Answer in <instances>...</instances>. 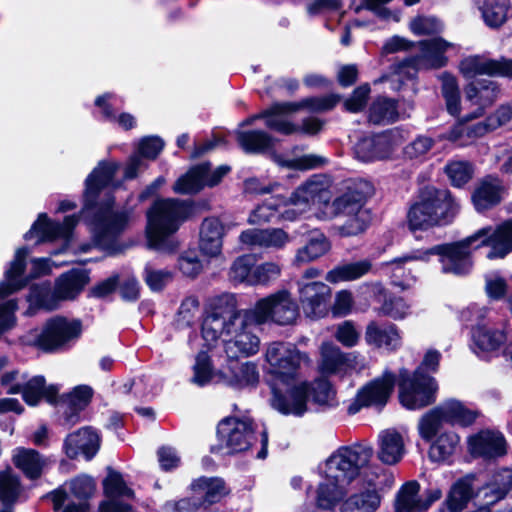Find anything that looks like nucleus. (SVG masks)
I'll list each match as a JSON object with an SVG mask.
<instances>
[{
    "label": "nucleus",
    "mask_w": 512,
    "mask_h": 512,
    "mask_svg": "<svg viewBox=\"0 0 512 512\" xmlns=\"http://www.w3.org/2000/svg\"><path fill=\"white\" fill-rule=\"evenodd\" d=\"M374 455L373 447L368 443H358L351 446H342L336 449L329 457L317 466L320 478L316 503L318 507L331 510L347 496L349 484L359 478L362 486H374L376 480L384 476V469L371 463Z\"/></svg>",
    "instance_id": "obj_1"
},
{
    "label": "nucleus",
    "mask_w": 512,
    "mask_h": 512,
    "mask_svg": "<svg viewBox=\"0 0 512 512\" xmlns=\"http://www.w3.org/2000/svg\"><path fill=\"white\" fill-rule=\"evenodd\" d=\"M483 245L490 247L487 254L489 259L504 258L512 252V220L496 228H481L471 236L457 242L411 252L403 259L428 260L431 255H438L443 273L462 276L468 274L472 268V250Z\"/></svg>",
    "instance_id": "obj_2"
},
{
    "label": "nucleus",
    "mask_w": 512,
    "mask_h": 512,
    "mask_svg": "<svg viewBox=\"0 0 512 512\" xmlns=\"http://www.w3.org/2000/svg\"><path fill=\"white\" fill-rule=\"evenodd\" d=\"M209 312L215 317L231 320L236 324L245 325L246 321L273 322L287 325L288 289H282L265 298L259 299L253 309L241 310L237 307V298L233 293H223L210 299Z\"/></svg>",
    "instance_id": "obj_3"
},
{
    "label": "nucleus",
    "mask_w": 512,
    "mask_h": 512,
    "mask_svg": "<svg viewBox=\"0 0 512 512\" xmlns=\"http://www.w3.org/2000/svg\"><path fill=\"white\" fill-rule=\"evenodd\" d=\"M192 199L157 198L146 212V238L149 248L160 249L181 225L193 217Z\"/></svg>",
    "instance_id": "obj_4"
},
{
    "label": "nucleus",
    "mask_w": 512,
    "mask_h": 512,
    "mask_svg": "<svg viewBox=\"0 0 512 512\" xmlns=\"http://www.w3.org/2000/svg\"><path fill=\"white\" fill-rule=\"evenodd\" d=\"M115 203L114 192H105L103 199L97 200L91 217L95 246L111 256L122 252L117 239L125 231L130 220L127 210L114 211Z\"/></svg>",
    "instance_id": "obj_5"
},
{
    "label": "nucleus",
    "mask_w": 512,
    "mask_h": 512,
    "mask_svg": "<svg viewBox=\"0 0 512 512\" xmlns=\"http://www.w3.org/2000/svg\"><path fill=\"white\" fill-rule=\"evenodd\" d=\"M264 360L263 381L271 392L270 405L288 415V345L282 341L270 343Z\"/></svg>",
    "instance_id": "obj_6"
},
{
    "label": "nucleus",
    "mask_w": 512,
    "mask_h": 512,
    "mask_svg": "<svg viewBox=\"0 0 512 512\" xmlns=\"http://www.w3.org/2000/svg\"><path fill=\"white\" fill-rule=\"evenodd\" d=\"M457 208L458 204L448 190L426 188L408 212L409 227L421 230L447 222Z\"/></svg>",
    "instance_id": "obj_7"
},
{
    "label": "nucleus",
    "mask_w": 512,
    "mask_h": 512,
    "mask_svg": "<svg viewBox=\"0 0 512 512\" xmlns=\"http://www.w3.org/2000/svg\"><path fill=\"white\" fill-rule=\"evenodd\" d=\"M365 195L357 187L336 198L327 206L326 218L342 216L344 223L339 226V234L344 237L356 236L364 232L371 222L369 210L364 208Z\"/></svg>",
    "instance_id": "obj_8"
},
{
    "label": "nucleus",
    "mask_w": 512,
    "mask_h": 512,
    "mask_svg": "<svg viewBox=\"0 0 512 512\" xmlns=\"http://www.w3.org/2000/svg\"><path fill=\"white\" fill-rule=\"evenodd\" d=\"M420 54L410 57L401 62L394 74L393 82H401L404 78L412 79L419 70L439 69L447 65L448 58L445 52L452 47V44L442 38H433L420 41Z\"/></svg>",
    "instance_id": "obj_9"
},
{
    "label": "nucleus",
    "mask_w": 512,
    "mask_h": 512,
    "mask_svg": "<svg viewBox=\"0 0 512 512\" xmlns=\"http://www.w3.org/2000/svg\"><path fill=\"white\" fill-rule=\"evenodd\" d=\"M216 435L219 444L210 447L211 453H219L224 446L230 455L245 452L256 440L254 421L251 418L224 417L217 425Z\"/></svg>",
    "instance_id": "obj_10"
},
{
    "label": "nucleus",
    "mask_w": 512,
    "mask_h": 512,
    "mask_svg": "<svg viewBox=\"0 0 512 512\" xmlns=\"http://www.w3.org/2000/svg\"><path fill=\"white\" fill-rule=\"evenodd\" d=\"M321 406H334L336 404V391L325 378H318L314 382H290V414L302 416L307 410L308 398Z\"/></svg>",
    "instance_id": "obj_11"
},
{
    "label": "nucleus",
    "mask_w": 512,
    "mask_h": 512,
    "mask_svg": "<svg viewBox=\"0 0 512 512\" xmlns=\"http://www.w3.org/2000/svg\"><path fill=\"white\" fill-rule=\"evenodd\" d=\"M81 333L82 323L79 319L69 321L64 316H55L45 322L33 345L45 353H53L80 337Z\"/></svg>",
    "instance_id": "obj_12"
},
{
    "label": "nucleus",
    "mask_w": 512,
    "mask_h": 512,
    "mask_svg": "<svg viewBox=\"0 0 512 512\" xmlns=\"http://www.w3.org/2000/svg\"><path fill=\"white\" fill-rule=\"evenodd\" d=\"M399 398L409 410L424 408L435 401L437 384L431 376H409L407 370L400 372Z\"/></svg>",
    "instance_id": "obj_13"
},
{
    "label": "nucleus",
    "mask_w": 512,
    "mask_h": 512,
    "mask_svg": "<svg viewBox=\"0 0 512 512\" xmlns=\"http://www.w3.org/2000/svg\"><path fill=\"white\" fill-rule=\"evenodd\" d=\"M119 164L114 161L101 160L92 169L84 182L83 211H92L97 205L101 192L112 185L115 189L121 187V181H114Z\"/></svg>",
    "instance_id": "obj_14"
},
{
    "label": "nucleus",
    "mask_w": 512,
    "mask_h": 512,
    "mask_svg": "<svg viewBox=\"0 0 512 512\" xmlns=\"http://www.w3.org/2000/svg\"><path fill=\"white\" fill-rule=\"evenodd\" d=\"M260 382L257 364L251 361L240 362L228 354L226 365L217 370V384L234 390L256 389Z\"/></svg>",
    "instance_id": "obj_15"
},
{
    "label": "nucleus",
    "mask_w": 512,
    "mask_h": 512,
    "mask_svg": "<svg viewBox=\"0 0 512 512\" xmlns=\"http://www.w3.org/2000/svg\"><path fill=\"white\" fill-rule=\"evenodd\" d=\"M401 142L399 132L389 131L362 138L356 143L354 153L356 158L363 162L383 160L390 157Z\"/></svg>",
    "instance_id": "obj_16"
},
{
    "label": "nucleus",
    "mask_w": 512,
    "mask_h": 512,
    "mask_svg": "<svg viewBox=\"0 0 512 512\" xmlns=\"http://www.w3.org/2000/svg\"><path fill=\"white\" fill-rule=\"evenodd\" d=\"M363 366L364 359L357 353H344L331 342H325L320 347L318 369L323 375H343Z\"/></svg>",
    "instance_id": "obj_17"
},
{
    "label": "nucleus",
    "mask_w": 512,
    "mask_h": 512,
    "mask_svg": "<svg viewBox=\"0 0 512 512\" xmlns=\"http://www.w3.org/2000/svg\"><path fill=\"white\" fill-rule=\"evenodd\" d=\"M417 481H408L399 489L395 500L396 512H426L431 505L440 500L443 493L440 488H430L419 494Z\"/></svg>",
    "instance_id": "obj_18"
},
{
    "label": "nucleus",
    "mask_w": 512,
    "mask_h": 512,
    "mask_svg": "<svg viewBox=\"0 0 512 512\" xmlns=\"http://www.w3.org/2000/svg\"><path fill=\"white\" fill-rule=\"evenodd\" d=\"M458 69L466 79L481 75L512 78V60L505 58L494 60L483 55H471L460 61Z\"/></svg>",
    "instance_id": "obj_19"
},
{
    "label": "nucleus",
    "mask_w": 512,
    "mask_h": 512,
    "mask_svg": "<svg viewBox=\"0 0 512 512\" xmlns=\"http://www.w3.org/2000/svg\"><path fill=\"white\" fill-rule=\"evenodd\" d=\"M266 322H256L254 319L246 321L245 325H235V332L231 333L229 338H225L226 352L230 356L249 357L259 351L260 339L255 333L258 326Z\"/></svg>",
    "instance_id": "obj_20"
},
{
    "label": "nucleus",
    "mask_w": 512,
    "mask_h": 512,
    "mask_svg": "<svg viewBox=\"0 0 512 512\" xmlns=\"http://www.w3.org/2000/svg\"><path fill=\"white\" fill-rule=\"evenodd\" d=\"M395 384V376L385 372L381 377L371 381L357 393L354 402L349 406V413H357L361 407L383 405L389 398Z\"/></svg>",
    "instance_id": "obj_21"
},
{
    "label": "nucleus",
    "mask_w": 512,
    "mask_h": 512,
    "mask_svg": "<svg viewBox=\"0 0 512 512\" xmlns=\"http://www.w3.org/2000/svg\"><path fill=\"white\" fill-rule=\"evenodd\" d=\"M237 141L240 147L250 154H270L271 158L281 167L288 168V157L278 154L275 145L278 139L264 130H247L237 133Z\"/></svg>",
    "instance_id": "obj_22"
},
{
    "label": "nucleus",
    "mask_w": 512,
    "mask_h": 512,
    "mask_svg": "<svg viewBox=\"0 0 512 512\" xmlns=\"http://www.w3.org/2000/svg\"><path fill=\"white\" fill-rule=\"evenodd\" d=\"M468 450L474 457L495 460L507 453V443L502 433L482 430L468 438Z\"/></svg>",
    "instance_id": "obj_23"
},
{
    "label": "nucleus",
    "mask_w": 512,
    "mask_h": 512,
    "mask_svg": "<svg viewBox=\"0 0 512 512\" xmlns=\"http://www.w3.org/2000/svg\"><path fill=\"white\" fill-rule=\"evenodd\" d=\"M100 449V437L91 427H82L69 433L63 442V452L74 460L82 454L86 461H91Z\"/></svg>",
    "instance_id": "obj_24"
},
{
    "label": "nucleus",
    "mask_w": 512,
    "mask_h": 512,
    "mask_svg": "<svg viewBox=\"0 0 512 512\" xmlns=\"http://www.w3.org/2000/svg\"><path fill=\"white\" fill-rule=\"evenodd\" d=\"M465 99L476 109L466 115V120H474L484 115L497 100L499 95L498 85L491 80L473 81L464 88Z\"/></svg>",
    "instance_id": "obj_25"
},
{
    "label": "nucleus",
    "mask_w": 512,
    "mask_h": 512,
    "mask_svg": "<svg viewBox=\"0 0 512 512\" xmlns=\"http://www.w3.org/2000/svg\"><path fill=\"white\" fill-rule=\"evenodd\" d=\"M226 231L227 227L219 217H205L199 228L198 248L200 253L207 258L220 255Z\"/></svg>",
    "instance_id": "obj_26"
},
{
    "label": "nucleus",
    "mask_w": 512,
    "mask_h": 512,
    "mask_svg": "<svg viewBox=\"0 0 512 512\" xmlns=\"http://www.w3.org/2000/svg\"><path fill=\"white\" fill-rule=\"evenodd\" d=\"M28 286V293L25 297L28 307L23 312L25 317H33L39 311L53 312L59 309L60 303L49 280L29 283Z\"/></svg>",
    "instance_id": "obj_27"
},
{
    "label": "nucleus",
    "mask_w": 512,
    "mask_h": 512,
    "mask_svg": "<svg viewBox=\"0 0 512 512\" xmlns=\"http://www.w3.org/2000/svg\"><path fill=\"white\" fill-rule=\"evenodd\" d=\"M90 282V272L83 268H71L60 274L54 282L59 303L76 300Z\"/></svg>",
    "instance_id": "obj_28"
},
{
    "label": "nucleus",
    "mask_w": 512,
    "mask_h": 512,
    "mask_svg": "<svg viewBox=\"0 0 512 512\" xmlns=\"http://www.w3.org/2000/svg\"><path fill=\"white\" fill-rule=\"evenodd\" d=\"M331 288L323 282H311L300 289L303 311L307 317L321 318L327 313Z\"/></svg>",
    "instance_id": "obj_29"
},
{
    "label": "nucleus",
    "mask_w": 512,
    "mask_h": 512,
    "mask_svg": "<svg viewBox=\"0 0 512 512\" xmlns=\"http://www.w3.org/2000/svg\"><path fill=\"white\" fill-rule=\"evenodd\" d=\"M94 391L91 386L81 384L70 392L61 395V404L66 405L63 412L64 424L69 427L80 421V414L92 402Z\"/></svg>",
    "instance_id": "obj_30"
},
{
    "label": "nucleus",
    "mask_w": 512,
    "mask_h": 512,
    "mask_svg": "<svg viewBox=\"0 0 512 512\" xmlns=\"http://www.w3.org/2000/svg\"><path fill=\"white\" fill-rule=\"evenodd\" d=\"M379 479L374 486L366 488L344 497L338 504L340 512H377L381 506L382 495L380 493Z\"/></svg>",
    "instance_id": "obj_31"
},
{
    "label": "nucleus",
    "mask_w": 512,
    "mask_h": 512,
    "mask_svg": "<svg viewBox=\"0 0 512 512\" xmlns=\"http://www.w3.org/2000/svg\"><path fill=\"white\" fill-rule=\"evenodd\" d=\"M330 193L327 189L326 183L320 177H313L303 185H301L290 198V205L292 204L297 209H290L291 212H303L310 203L328 202Z\"/></svg>",
    "instance_id": "obj_32"
},
{
    "label": "nucleus",
    "mask_w": 512,
    "mask_h": 512,
    "mask_svg": "<svg viewBox=\"0 0 512 512\" xmlns=\"http://www.w3.org/2000/svg\"><path fill=\"white\" fill-rule=\"evenodd\" d=\"M405 454L403 436L395 429H386L379 433L376 455L380 462L395 465Z\"/></svg>",
    "instance_id": "obj_33"
},
{
    "label": "nucleus",
    "mask_w": 512,
    "mask_h": 512,
    "mask_svg": "<svg viewBox=\"0 0 512 512\" xmlns=\"http://www.w3.org/2000/svg\"><path fill=\"white\" fill-rule=\"evenodd\" d=\"M288 198L277 194L266 198L258 204L250 213L248 223L251 225H263L265 223L279 221L288 214Z\"/></svg>",
    "instance_id": "obj_34"
},
{
    "label": "nucleus",
    "mask_w": 512,
    "mask_h": 512,
    "mask_svg": "<svg viewBox=\"0 0 512 512\" xmlns=\"http://www.w3.org/2000/svg\"><path fill=\"white\" fill-rule=\"evenodd\" d=\"M506 342L504 330L477 324L472 330L473 350L479 356L497 352Z\"/></svg>",
    "instance_id": "obj_35"
},
{
    "label": "nucleus",
    "mask_w": 512,
    "mask_h": 512,
    "mask_svg": "<svg viewBox=\"0 0 512 512\" xmlns=\"http://www.w3.org/2000/svg\"><path fill=\"white\" fill-rule=\"evenodd\" d=\"M365 341L376 348L395 350L401 345V335L394 324L371 321L365 330Z\"/></svg>",
    "instance_id": "obj_36"
},
{
    "label": "nucleus",
    "mask_w": 512,
    "mask_h": 512,
    "mask_svg": "<svg viewBox=\"0 0 512 512\" xmlns=\"http://www.w3.org/2000/svg\"><path fill=\"white\" fill-rule=\"evenodd\" d=\"M190 488L195 493L204 492V495L199 499L205 510L219 503L230 493L221 477L201 476L192 481Z\"/></svg>",
    "instance_id": "obj_37"
},
{
    "label": "nucleus",
    "mask_w": 512,
    "mask_h": 512,
    "mask_svg": "<svg viewBox=\"0 0 512 512\" xmlns=\"http://www.w3.org/2000/svg\"><path fill=\"white\" fill-rule=\"evenodd\" d=\"M511 490L512 468L502 467L492 473L481 493L486 504H494L504 499Z\"/></svg>",
    "instance_id": "obj_38"
},
{
    "label": "nucleus",
    "mask_w": 512,
    "mask_h": 512,
    "mask_svg": "<svg viewBox=\"0 0 512 512\" xmlns=\"http://www.w3.org/2000/svg\"><path fill=\"white\" fill-rule=\"evenodd\" d=\"M208 171L207 163L192 165L184 174L179 176L172 186V190L180 195H195L205 186V176Z\"/></svg>",
    "instance_id": "obj_39"
},
{
    "label": "nucleus",
    "mask_w": 512,
    "mask_h": 512,
    "mask_svg": "<svg viewBox=\"0 0 512 512\" xmlns=\"http://www.w3.org/2000/svg\"><path fill=\"white\" fill-rule=\"evenodd\" d=\"M241 243L249 246L283 247L288 234L281 228L247 229L241 232Z\"/></svg>",
    "instance_id": "obj_40"
},
{
    "label": "nucleus",
    "mask_w": 512,
    "mask_h": 512,
    "mask_svg": "<svg viewBox=\"0 0 512 512\" xmlns=\"http://www.w3.org/2000/svg\"><path fill=\"white\" fill-rule=\"evenodd\" d=\"M18 453L13 456L14 465L20 469L29 480H37L43 473L45 461L39 451L31 448L19 447Z\"/></svg>",
    "instance_id": "obj_41"
},
{
    "label": "nucleus",
    "mask_w": 512,
    "mask_h": 512,
    "mask_svg": "<svg viewBox=\"0 0 512 512\" xmlns=\"http://www.w3.org/2000/svg\"><path fill=\"white\" fill-rule=\"evenodd\" d=\"M371 269L372 263L368 259H363L357 262L344 263L337 265L328 271L325 279L332 284L355 281L368 274Z\"/></svg>",
    "instance_id": "obj_42"
},
{
    "label": "nucleus",
    "mask_w": 512,
    "mask_h": 512,
    "mask_svg": "<svg viewBox=\"0 0 512 512\" xmlns=\"http://www.w3.org/2000/svg\"><path fill=\"white\" fill-rule=\"evenodd\" d=\"M473 495L472 479L461 478L451 486L444 505L450 512H460L467 507Z\"/></svg>",
    "instance_id": "obj_43"
},
{
    "label": "nucleus",
    "mask_w": 512,
    "mask_h": 512,
    "mask_svg": "<svg viewBox=\"0 0 512 512\" xmlns=\"http://www.w3.org/2000/svg\"><path fill=\"white\" fill-rule=\"evenodd\" d=\"M502 186L497 179H486L475 189L472 200L478 211H484L495 205L501 200Z\"/></svg>",
    "instance_id": "obj_44"
},
{
    "label": "nucleus",
    "mask_w": 512,
    "mask_h": 512,
    "mask_svg": "<svg viewBox=\"0 0 512 512\" xmlns=\"http://www.w3.org/2000/svg\"><path fill=\"white\" fill-rule=\"evenodd\" d=\"M438 409L445 422L462 426L472 424L478 416L476 410L457 400L446 401Z\"/></svg>",
    "instance_id": "obj_45"
},
{
    "label": "nucleus",
    "mask_w": 512,
    "mask_h": 512,
    "mask_svg": "<svg viewBox=\"0 0 512 512\" xmlns=\"http://www.w3.org/2000/svg\"><path fill=\"white\" fill-rule=\"evenodd\" d=\"M210 350H212V346L206 345V349H201L195 357L192 381L200 387L206 386L211 381L217 384V370L214 369L212 358L209 355Z\"/></svg>",
    "instance_id": "obj_46"
},
{
    "label": "nucleus",
    "mask_w": 512,
    "mask_h": 512,
    "mask_svg": "<svg viewBox=\"0 0 512 512\" xmlns=\"http://www.w3.org/2000/svg\"><path fill=\"white\" fill-rule=\"evenodd\" d=\"M34 236H37V244L59 240L56 221L50 219L47 213H40L23 238L28 241Z\"/></svg>",
    "instance_id": "obj_47"
},
{
    "label": "nucleus",
    "mask_w": 512,
    "mask_h": 512,
    "mask_svg": "<svg viewBox=\"0 0 512 512\" xmlns=\"http://www.w3.org/2000/svg\"><path fill=\"white\" fill-rule=\"evenodd\" d=\"M480 9L485 23L490 27H499L512 16L509 0H485Z\"/></svg>",
    "instance_id": "obj_48"
},
{
    "label": "nucleus",
    "mask_w": 512,
    "mask_h": 512,
    "mask_svg": "<svg viewBox=\"0 0 512 512\" xmlns=\"http://www.w3.org/2000/svg\"><path fill=\"white\" fill-rule=\"evenodd\" d=\"M256 256L253 253L243 254L233 261L228 272L229 280L233 284H252V275L257 263Z\"/></svg>",
    "instance_id": "obj_49"
},
{
    "label": "nucleus",
    "mask_w": 512,
    "mask_h": 512,
    "mask_svg": "<svg viewBox=\"0 0 512 512\" xmlns=\"http://www.w3.org/2000/svg\"><path fill=\"white\" fill-rule=\"evenodd\" d=\"M438 79L441 82V93L445 99L447 111L453 116L459 115L461 98L457 78L449 72H443L438 75Z\"/></svg>",
    "instance_id": "obj_50"
},
{
    "label": "nucleus",
    "mask_w": 512,
    "mask_h": 512,
    "mask_svg": "<svg viewBox=\"0 0 512 512\" xmlns=\"http://www.w3.org/2000/svg\"><path fill=\"white\" fill-rule=\"evenodd\" d=\"M261 116L268 129L288 135V101H275L271 107L261 111Z\"/></svg>",
    "instance_id": "obj_51"
},
{
    "label": "nucleus",
    "mask_w": 512,
    "mask_h": 512,
    "mask_svg": "<svg viewBox=\"0 0 512 512\" xmlns=\"http://www.w3.org/2000/svg\"><path fill=\"white\" fill-rule=\"evenodd\" d=\"M369 121L374 124H389L398 119L396 102L384 97L377 98L369 108Z\"/></svg>",
    "instance_id": "obj_52"
},
{
    "label": "nucleus",
    "mask_w": 512,
    "mask_h": 512,
    "mask_svg": "<svg viewBox=\"0 0 512 512\" xmlns=\"http://www.w3.org/2000/svg\"><path fill=\"white\" fill-rule=\"evenodd\" d=\"M458 443L459 437L454 432L441 433L429 449L430 459L435 462L445 461L454 453Z\"/></svg>",
    "instance_id": "obj_53"
},
{
    "label": "nucleus",
    "mask_w": 512,
    "mask_h": 512,
    "mask_svg": "<svg viewBox=\"0 0 512 512\" xmlns=\"http://www.w3.org/2000/svg\"><path fill=\"white\" fill-rule=\"evenodd\" d=\"M22 493L20 476L10 467L0 471V501L18 500Z\"/></svg>",
    "instance_id": "obj_54"
},
{
    "label": "nucleus",
    "mask_w": 512,
    "mask_h": 512,
    "mask_svg": "<svg viewBox=\"0 0 512 512\" xmlns=\"http://www.w3.org/2000/svg\"><path fill=\"white\" fill-rule=\"evenodd\" d=\"M103 492L108 498H115L121 496H131L134 491L129 488L122 476V474L112 467H107V476L102 482Z\"/></svg>",
    "instance_id": "obj_55"
},
{
    "label": "nucleus",
    "mask_w": 512,
    "mask_h": 512,
    "mask_svg": "<svg viewBox=\"0 0 512 512\" xmlns=\"http://www.w3.org/2000/svg\"><path fill=\"white\" fill-rule=\"evenodd\" d=\"M330 249V243L327 238L320 233L311 236L309 242L301 249L295 260L296 262H308L315 260L326 254Z\"/></svg>",
    "instance_id": "obj_56"
},
{
    "label": "nucleus",
    "mask_w": 512,
    "mask_h": 512,
    "mask_svg": "<svg viewBox=\"0 0 512 512\" xmlns=\"http://www.w3.org/2000/svg\"><path fill=\"white\" fill-rule=\"evenodd\" d=\"M199 252L195 248H189L180 254L178 268L186 277L195 279L202 272L203 263L199 258Z\"/></svg>",
    "instance_id": "obj_57"
},
{
    "label": "nucleus",
    "mask_w": 512,
    "mask_h": 512,
    "mask_svg": "<svg viewBox=\"0 0 512 512\" xmlns=\"http://www.w3.org/2000/svg\"><path fill=\"white\" fill-rule=\"evenodd\" d=\"M443 422L445 421L438 407L424 414L418 424V431L422 439L431 441L439 431Z\"/></svg>",
    "instance_id": "obj_58"
},
{
    "label": "nucleus",
    "mask_w": 512,
    "mask_h": 512,
    "mask_svg": "<svg viewBox=\"0 0 512 512\" xmlns=\"http://www.w3.org/2000/svg\"><path fill=\"white\" fill-rule=\"evenodd\" d=\"M445 172L452 185L461 187L470 181L473 175V167L469 162L455 160L449 162L445 167Z\"/></svg>",
    "instance_id": "obj_59"
},
{
    "label": "nucleus",
    "mask_w": 512,
    "mask_h": 512,
    "mask_svg": "<svg viewBox=\"0 0 512 512\" xmlns=\"http://www.w3.org/2000/svg\"><path fill=\"white\" fill-rule=\"evenodd\" d=\"M46 379L43 375H35L24 383L23 401L30 407L37 406L43 398Z\"/></svg>",
    "instance_id": "obj_60"
},
{
    "label": "nucleus",
    "mask_w": 512,
    "mask_h": 512,
    "mask_svg": "<svg viewBox=\"0 0 512 512\" xmlns=\"http://www.w3.org/2000/svg\"><path fill=\"white\" fill-rule=\"evenodd\" d=\"M95 490L96 483L89 475L81 474L70 481V492L78 500L87 501L93 496Z\"/></svg>",
    "instance_id": "obj_61"
},
{
    "label": "nucleus",
    "mask_w": 512,
    "mask_h": 512,
    "mask_svg": "<svg viewBox=\"0 0 512 512\" xmlns=\"http://www.w3.org/2000/svg\"><path fill=\"white\" fill-rule=\"evenodd\" d=\"M164 140L157 135L143 137L137 147L135 154L140 158L148 160H156L164 149Z\"/></svg>",
    "instance_id": "obj_62"
},
{
    "label": "nucleus",
    "mask_w": 512,
    "mask_h": 512,
    "mask_svg": "<svg viewBox=\"0 0 512 512\" xmlns=\"http://www.w3.org/2000/svg\"><path fill=\"white\" fill-rule=\"evenodd\" d=\"M199 307V301L196 297H186L182 300L177 311L175 322L180 329L192 327L194 324V313Z\"/></svg>",
    "instance_id": "obj_63"
},
{
    "label": "nucleus",
    "mask_w": 512,
    "mask_h": 512,
    "mask_svg": "<svg viewBox=\"0 0 512 512\" xmlns=\"http://www.w3.org/2000/svg\"><path fill=\"white\" fill-rule=\"evenodd\" d=\"M415 35H430L442 31V22L434 16H417L409 24Z\"/></svg>",
    "instance_id": "obj_64"
}]
</instances>
